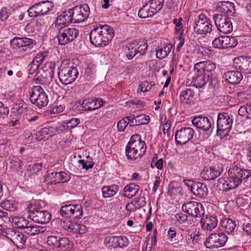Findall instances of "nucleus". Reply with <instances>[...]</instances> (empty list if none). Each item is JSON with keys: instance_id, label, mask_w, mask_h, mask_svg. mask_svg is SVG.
Returning a JSON list of instances; mask_svg holds the SVG:
<instances>
[{"instance_id": "f257e3e1", "label": "nucleus", "mask_w": 251, "mask_h": 251, "mask_svg": "<svg viewBox=\"0 0 251 251\" xmlns=\"http://www.w3.org/2000/svg\"><path fill=\"white\" fill-rule=\"evenodd\" d=\"M251 176V169L246 170L237 165L229 167L228 176L223 184V189L227 191L238 187L244 180Z\"/></svg>"}, {"instance_id": "f03ea898", "label": "nucleus", "mask_w": 251, "mask_h": 251, "mask_svg": "<svg viewBox=\"0 0 251 251\" xmlns=\"http://www.w3.org/2000/svg\"><path fill=\"white\" fill-rule=\"evenodd\" d=\"M113 29L107 25H94L89 33L90 42L95 47L107 45L114 37Z\"/></svg>"}, {"instance_id": "7ed1b4c3", "label": "nucleus", "mask_w": 251, "mask_h": 251, "mask_svg": "<svg viewBox=\"0 0 251 251\" xmlns=\"http://www.w3.org/2000/svg\"><path fill=\"white\" fill-rule=\"evenodd\" d=\"M146 149V143L141 140L140 135H133L126 147V155L129 160H136L145 153Z\"/></svg>"}, {"instance_id": "20e7f679", "label": "nucleus", "mask_w": 251, "mask_h": 251, "mask_svg": "<svg viewBox=\"0 0 251 251\" xmlns=\"http://www.w3.org/2000/svg\"><path fill=\"white\" fill-rule=\"evenodd\" d=\"M78 72L72 63L68 60H63L58 72L60 81L65 85L74 82L77 78Z\"/></svg>"}, {"instance_id": "39448f33", "label": "nucleus", "mask_w": 251, "mask_h": 251, "mask_svg": "<svg viewBox=\"0 0 251 251\" xmlns=\"http://www.w3.org/2000/svg\"><path fill=\"white\" fill-rule=\"evenodd\" d=\"M148 47V42L145 39L133 40L126 47V55L129 60L132 59L136 55H144L147 52Z\"/></svg>"}, {"instance_id": "423d86ee", "label": "nucleus", "mask_w": 251, "mask_h": 251, "mask_svg": "<svg viewBox=\"0 0 251 251\" xmlns=\"http://www.w3.org/2000/svg\"><path fill=\"white\" fill-rule=\"evenodd\" d=\"M233 116L228 113H219L217 120V134L221 137L228 135L232 128Z\"/></svg>"}, {"instance_id": "0eeeda50", "label": "nucleus", "mask_w": 251, "mask_h": 251, "mask_svg": "<svg viewBox=\"0 0 251 251\" xmlns=\"http://www.w3.org/2000/svg\"><path fill=\"white\" fill-rule=\"evenodd\" d=\"M193 27L196 33L201 35H205L212 30L210 20L203 13H201L195 19Z\"/></svg>"}, {"instance_id": "6e6552de", "label": "nucleus", "mask_w": 251, "mask_h": 251, "mask_svg": "<svg viewBox=\"0 0 251 251\" xmlns=\"http://www.w3.org/2000/svg\"><path fill=\"white\" fill-rule=\"evenodd\" d=\"M29 100L32 104L39 108L47 105L49 101L47 94L40 86H35L33 87Z\"/></svg>"}, {"instance_id": "1a4fd4ad", "label": "nucleus", "mask_w": 251, "mask_h": 251, "mask_svg": "<svg viewBox=\"0 0 251 251\" xmlns=\"http://www.w3.org/2000/svg\"><path fill=\"white\" fill-rule=\"evenodd\" d=\"M53 3L49 0L38 2L30 7L27 12L30 17L47 15L53 8Z\"/></svg>"}, {"instance_id": "9d476101", "label": "nucleus", "mask_w": 251, "mask_h": 251, "mask_svg": "<svg viewBox=\"0 0 251 251\" xmlns=\"http://www.w3.org/2000/svg\"><path fill=\"white\" fill-rule=\"evenodd\" d=\"M182 210L193 218H200L205 213L203 205L195 201H189L184 203L182 206Z\"/></svg>"}, {"instance_id": "9b49d317", "label": "nucleus", "mask_w": 251, "mask_h": 251, "mask_svg": "<svg viewBox=\"0 0 251 251\" xmlns=\"http://www.w3.org/2000/svg\"><path fill=\"white\" fill-rule=\"evenodd\" d=\"M227 241V237L223 232L212 233L206 238L204 245L208 249L223 247Z\"/></svg>"}, {"instance_id": "f8f14e48", "label": "nucleus", "mask_w": 251, "mask_h": 251, "mask_svg": "<svg viewBox=\"0 0 251 251\" xmlns=\"http://www.w3.org/2000/svg\"><path fill=\"white\" fill-rule=\"evenodd\" d=\"M213 19L220 32L224 34H228L232 31L233 25L229 18L222 14H214Z\"/></svg>"}, {"instance_id": "ddd939ff", "label": "nucleus", "mask_w": 251, "mask_h": 251, "mask_svg": "<svg viewBox=\"0 0 251 251\" xmlns=\"http://www.w3.org/2000/svg\"><path fill=\"white\" fill-rule=\"evenodd\" d=\"M62 217H73L75 219H80L83 215V210L80 204H65L62 205L59 211Z\"/></svg>"}, {"instance_id": "4468645a", "label": "nucleus", "mask_w": 251, "mask_h": 251, "mask_svg": "<svg viewBox=\"0 0 251 251\" xmlns=\"http://www.w3.org/2000/svg\"><path fill=\"white\" fill-rule=\"evenodd\" d=\"M55 65L52 62H47L44 64L40 69L37 79L41 83L50 84L52 80L54 75V68Z\"/></svg>"}, {"instance_id": "2eb2a0df", "label": "nucleus", "mask_w": 251, "mask_h": 251, "mask_svg": "<svg viewBox=\"0 0 251 251\" xmlns=\"http://www.w3.org/2000/svg\"><path fill=\"white\" fill-rule=\"evenodd\" d=\"M57 35L58 43L65 45L74 41L78 35L79 30L73 28L59 30Z\"/></svg>"}, {"instance_id": "dca6fc26", "label": "nucleus", "mask_w": 251, "mask_h": 251, "mask_svg": "<svg viewBox=\"0 0 251 251\" xmlns=\"http://www.w3.org/2000/svg\"><path fill=\"white\" fill-rule=\"evenodd\" d=\"M70 9L75 23L84 22L90 14V8L87 4L77 5Z\"/></svg>"}, {"instance_id": "f3484780", "label": "nucleus", "mask_w": 251, "mask_h": 251, "mask_svg": "<svg viewBox=\"0 0 251 251\" xmlns=\"http://www.w3.org/2000/svg\"><path fill=\"white\" fill-rule=\"evenodd\" d=\"M238 44V40L235 37L222 36L215 38L212 42V45L215 48L225 49L234 48Z\"/></svg>"}, {"instance_id": "a211bd4d", "label": "nucleus", "mask_w": 251, "mask_h": 251, "mask_svg": "<svg viewBox=\"0 0 251 251\" xmlns=\"http://www.w3.org/2000/svg\"><path fill=\"white\" fill-rule=\"evenodd\" d=\"M194 134L195 131L192 127H182L176 131V141L178 145H185L193 138Z\"/></svg>"}, {"instance_id": "6ab92c4d", "label": "nucleus", "mask_w": 251, "mask_h": 251, "mask_svg": "<svg viewBox=\"0 0 251 251\" xmlns=\"http://www.w3.org/2000/svg\"><path fill=\"white\" fill-rule=\"evenodd\" d=\"M70 178V176L65 172H54L49 174L45 178L44 181L47 185H51L67 182Z\"/></svg>"}, {"instance_id": "aec40b11", "label": "nucleus", "mask_w": 251, "mask_h": 251, "mask_svg": "<svg viewBox=\"0 0 251 251\" xmlns=\"http://www.w3.org/2000/svg\"><path fill=\"white\" fill-rule=\"evenodd\" d=\"M223 172L222 164L209 166L204 168L201 172V177L205 180H213L219 176Z\"/></svg>"}, {"instance_id": "412c9836", "label": "nucleus", "mask_w": 251, "mask_h": 251, "mask_svg": "<svg viewBox=\"0 0 251 251\" xmlns=\"http://www.w3.org/2000/svg\"><path fill=\"white\" fill-rule=\"evenodd\" d=\"M10 44L13 48H21L22 50L26 51L33 48L35 42L28 38L15 37L10 41Z\"/></svg>"}, {"instance_id": "4be33fe9", "label": "nucleus", "mask_w": 251, "mask_h": 251, "mask_svg": "<svg viewBox=\"0 0 251 251\" xmlns=\"http://www.w3.org/2000/svg\"><path fill=\"white\" fill-rule=\"evenodd\" d=\"M233 67L245 74H251V57L239 56L233 60Z\"/></svg>"}, {"instance_id": "5701e85b", "label": "nucleus", "mask_w": 251, "mask_h": 251, "mask_svg": "<svg viewBox=\"0 0 251 251\" xmlns=\"http://www.w3.org/2000/svg\"><path fill=\"white\" fill-rule=\"evenodd\" d=\"M70 23H75L70 9L66 11L58 16L53 25L57 30L61 29L64 26Z\"/></svg>"}, {"instance_id": "b1692460", "label": "nucleus", "mask_w": 251, "mask_h": 251, "mask_svg": "<svg viewBox=\"0 0 251 251\" xmlns=\"http://www.w3.org/2000/svg\"><path fill=\"white\" fill-rule=\"evenodd\" d=\"M105 101L101 98H91L82 101L81 107L84 111H92L101 107Z\"/></svg>"}, {"instance_id": "393cba45", "label": "nucleus", "mask_w": 251, "mask_h": 251, "mask_svg": "<svg viewBox=\"0 0 251 251\" xmlns=\"http://www.w3.org/2000/svg\"><path fill=\"white\" fill-rule=\"evenodd\" d=\"M59 132V129L57 126H46L36 132V139L39 141L47 140Z\"/></svg>"}, {"instance_id": "a878e982", "label": "nucleus", "mask_w": 251, "mask_h": 251, "mask_svg": "<svg viewBox=\"0 0 251 251\" xmlns=\"http://www.w3.org/2000/svg\"><path fill=\"white\" fill-rule=\"evenodd\" d=\"M215 63L210 61H201L196 63L194 66L195 71H201L205 74H209L210 78H212L213 72L216 69Z\"/></svg>"}, {"instance_id": "bb28decb", "label": "nucleus", "mask_w": 251, "mask_h": 251, "mask_svg": "<svg viewBox=\"0 0 251 251\" xmlns=\"http://www.w3.org/2000/svg\"><path fill=\"white\" fill-rule=\"evenodd\" d=\"M192 123L197 128L204 131H209L212 126L210 119L201 116L194 118L192 120Z\"/></svg>"}, {"instance_id": "cd10ccee", "label": "nucleus", "mask_w": 251, "mask_h": 251, "mask_svg": "<svg viewBox=\"0 0 251 251\" xmlns=\"http://www.w3.org/2000/svg\"><path fill=\"white\" fill-rule=\"evenodd\" d=\"M7 238L17 247H22L26 238L22 232L15 230H9L7 233Z\"/></svg>"}, {"instance_id": "c85d7f7f", "label": "nucleus", "mask_w": 251, "mask_h": 251, "mask_svg": "<svg viewBox=\"0 0 251 251\" xmlns=\"http://www.w3.org/2000/svg\"><path fill=\"white\" fill-rule=\"evenodd\" d=\"M217 10L227 16H233L235 12V7L233 2L228 1H221L217 3Z\"/></svg>"}, {"instance_id": "c756f323", "label": "nucleus", "mask_w": 251, "mask_h": 251, "mask_svg": "<svg viewBox=\"0 0 251 251\" xmlns=\"http://www.w3.org/2000/svg\"><path fill=\"white\" fill-rule=\"evenodd\" d=\"M196 73L192 78V83L196 88H202L208 80L211 79L209 74H205L201 71H196Z\"/></svg>"}, {"instance_id": "7c9ffc66", "label": "nucleus", "mask_w": 251, "mask_h": 251, "mask_svg": "<svg viewBox=\"0 0 251 251\" xmlns=\"http://www.w3.org/2000/svg\"><path fill=\"white\" fill-rule=\"evenodd\" d=\"M30 219L33 220L34 222L45 224L49 223L51 218V214L46 210H41L34 213L29 217Z\"/></svg>"}, {"instance_id": "2f4dec72", "label": "nucleus", "mask_w": 251, "mask_h": 251, "mask_svg": "<svg viewBox=\"0 0 251 251\" xmlns=\"http://www.w3.org/2000/svg\"><path fill=\"white\" fill-rule=\"evenodd\" d=\"M218 222V220L217 217L212 215H207L205 218H202L201 220L202 229L209 231L217 227Z\"/></svg>"}, {"instance_id": "473e14b6", "label": "nucleus", "mask_w": 251, "mask_h": 251, "mask_svg": "<svg viewBox=\"0 0 251 251\" xmlns=\"http://www.w3.org/2000/svg\"><path fill=\"white\" fill-rule=\"evenodd\" d=\"M223 77L226 81L232 84H239L243 79L242 74L237 71H229L225 72Z\"/></svg>"}, {"instance_id": "72a5a7b5", "label": "nucleus", "mask_w": 251, "mask_h": 251, "mask_svg": "<svg viewBox=\"0 0 251 251\" xmlns=\"http://www.w3.org/2000/svg\"><path fill=\"white\" fill-rule=\"evenodd\" d=\"M195 93L193 90L186 88L181 91L179 95V100L181 103L190 104L196 99Z\"/></svg>"}, {"instance_id": "f704fd0d", "label": "nucleus", "mask_w": 251, "mask_h": 251, "mask_svg": "<svg viewBox=\"0 0 251 251\" xmlns=\"http://www.w3.org/2000/svg\"><path fill=\"white\" fill-rule=\"evenodd\" d=\"M235 222L230 218H225L221 221L220 228L221 230L227 234L233 233L236 228Z\"/></svg>"}, {"instance_id": "c9c22d12", "label": "nucleus", "mask_w": 251, "mask_h": 251, "mask_svg": "<svg viewBox=\"0 0 251 251\" xmlns=\"http://www.w3.org/2000/svg\"><path fill=\"white\" fill-rule=\"evenodd\" d=\"M192 193L200 198L205 197L208 193V189L206 185L201 182H196L194 186Z\"/></svg>"}, {"instance_id": "e433bc0d", "label": "nucleus", "mask_w": 251, "mask_h": 251, "mask_svg": "<svg viewBox=\"0 0 251 251\" xmlns=\"http://www.w3.org/2000/svg\"><path fill=\"white\" fill-rule=\"evenodd\" d=\"M119 186L115 184L104 186L101 189L102 196L104 198H109L113 197L118 192Z\"/></svg>"}, {"instance_id": "4c0bfd02", "label": "nucleus", "mask_w": 251, "mask_h": 251, "mask_svg": "<svg viewBox=\"0 0 251 251\" xmlns=\"http://www.w3.org/2000/svg\"><path fill=\"white\" fill-rule=\"evenodd\" d=\"M139 190L138 185L134 183H130L126 185L124 188V194L125 197L131 198L136 195Z\"/></svg>"}, {"instance_id": "58836bf2", "label": "nucleus", "mask_w": 251, "mask_h": 251, "mask_svg": "<svg viewBox=\"0 0 251 251\" xmlns=\"http://www.w3.org/2000/svg\"><path fill=\"white\" fill-rule=\"evenodd\" d=\"M203 237V234H201L199 231L195 230V231L191 233L190 237L186 239L187 245L191 247L196 246L199 244L201 239Z\"/></svg>"}, {"instance_id": "ea45409f", "label": "nucleus", "mask_w": 251, "mask_h": 251, "mask_svg": "<svg viewBox=\"0 0 251 251\" xmlns=\"http://www.w3.org/2000/svg\"><path fill=\"white\" fill-rule=\"evenodd\" d=\"M172 48V45L171 44H166L163 47L158 48L156 51V58L159 59L165 58L171 52Z\"/></svg>"}, {"instance_id": "a19ab883", "label": "nucleus", "mask_w": 251, "mask_h": 251, "mask_svg": "<svg viewBox=\"0 0 251 251\" xmlns=\"http://www.w3.org/2000/svg\"><path fill=\"white\" fill-rule=\"evenodd\" d=\"M172 242L174 247L176 248H181L187 245L186 239H184L183 230L177 233L176 236L174 239V241Z\"/></svg>"}, {"instance_id": "79ce46f5", "label": "nucleus", "mask_w": 251, "mask_h": 251, "mask_svg": "<svg viewBox=\"0 0 251 251\" xmlns=\"http://www.w3.org/2000/svg\"><path fill=\"white\" fill-rule=\"evenodd\" d=\"M41 168L42 165L41 163H35L33 165H29L26 170L25 176L31 178L34 177L38 174Z\"/></svg>"}, {"instance_id": "37998d69", "label": "nucleus", "mask_w": 251, "mask_h": 251, "mask_svg": "<svg viewBox=\"0 0 251 251\" xmlns=\"http://www.w3.org/2000/svg\"><path fill=\"white\" fill-rule=\"evenodd\" d=\"M11 222L19 228L25 229L30 222L22 217L13 216L11 218Z\"/></svg>"}, {"instance_id": "c03bdc74", "label": "nucleus", "mask_w": 251, "mask_h": 251, "mask_svg": "<svg viewBox=\"0 0 251 251\" xmlns=\"http://www.w3.org/2000/svg\"><path fill=\"white\" fill-rule=\"evenodd\" d=\"M155 15L157 12L162 8L164 0H151L147 3Z\"/></svg>"}, {"instance_id": "a18cd8bd", "label": "nucleus", "mask_w": 251, "mask_h": 251, "mask_svg": "<svg viewBox=\"0 0 251 251\" xmlns=\"http://www.w3.org/2000/svg\"><path fill=\"white\" fill-rule=\"evenodd\" d=\"M25 230V232L30 235H35L40 232H43V227L42 226H34L31 222Z\"/></svg>"}, {"instance_id": "49530a36", "label": "nucleus", "mask_w": 251, "mask_h": 251, "mask_svg": "<svg viewBox=\"0 0 251 251\" xmlns=\"http://www.w3.org/2000/svg\"><path fill=\"white\" fill-rule=\"evenodd\" d=\"M138 15L139 17L145 19L148 17H151L154 15V14L151 10L149 5H148L147 3H146L139 10Z\"/></svg>"}, {"instance_id": "de8ad7c7", "label": "nucleus", "mask_w": 251, "mask_h": 251, "mask_svg": "<svg viewBox=\"0 0 251 251\" xmlns=\"http://www.w3.org/2000/svg\"><path fill=\"white\" fill-rule=\"evenodd\" d=\"M73 247L72 242L67 237H59L57 248L63 250H70Z\"/></svg>"}, {"instance_id": "09e8293b", "label": "nucleus", "mask_w": 251, "mask_h": 251, "mask_svg": "<svg viewBox=\"0 0 251 251\" xmlns=\"http://www.w3.org/2000/svg\"><path fill=\"white\" fill-rule=\"evenodd\" d=\"M0 206L3 209L10 211L17 209V203L12 200H4L0 203Z\"/></svg>"}, {"instance_id": "8fccbe9b", "label": "nucleus", "mask_w": 251, "mask_h": 251, "mask_svg": "<svg viewBox=\"0 0 251 251\" xmlns=\"http://www.w3.org/2000/svg\"><path fill=\"white\" fill-rule=\"evenodd\" d=\"M238 114L247 119H251V104L241 106L238 110Z\"/></svg>"}, {"instance_id": "3c124183", "label": "nucleus", "mask_w": 251, "mask_h": 251, "mask_svg": "<svg viewBox=\"0 0 251 251\" xmlns=\"http://www.w3.org/2000/svg\"><path fill=\"white\" fill-rule=\"evenodd\" d=\"M154 85L153 82L144 81L140 84L137 89V92H147L150 91Z\"/></svg>"}, {"instance_id": "603ef678", "label": "nucleus", "mask_w": 251, "mask_h": 251, "mask_svg": "<svg viewBox=\"0 0 251 251\" xmlns=\"http://www.w3.org/2000/svg\"><path fill=\"white\" fill-rule=\"evenodd\" d=\"M72 226L73 227L72 228V232L74 233L81 234L85 233L87 231L86 226L84 225L81 223L75 222L74 223V225Z\"/></svg>"}, {"instance_id": "864d4df0", "label": "nucleus", "mask_w": 251, "mask_h": 251, "mask_svg": "<svg viewBox=\"0 0 251 251\" xmlns=\"http://www.w3.org/2000/svg\"><path fill=\"white\" fill-rule=\"evenodd\" d=\"M80 123V120L78 118H72L70 120H66L63 123V127L73 128L76 127Z\"/></svg>"}, {"instance_id": "5fc2aeb1", "label": "nucleus", "mask_w": 251, "mask_h": 251, "mask_svg": "<svg viewBox=\"0 0 251 251\" xmlns=\"http://www.w3.org/2000/svg\"><path fill=\"white\" fill-rule=\"evenodd\" d=\"M116 248H124L128 244V240L127 237L124 236H116Z\"/></svg>"}, {"instance_id": "6e6d98bb", "label": "nucleus", "mask_w": 251, "mask_h": 251, "mask_svg": "<svg viewBox=\"0 0 251 251\" xmlns=\"http://www.w3.org/2000/svg\"><path fill=\"white\" fill-rule=\"evenodd\" d=\"M12 9L10 8L2 7L0 11V20L5 21L11 14Z\"/></svg>"}, {"instance_id": "4d7b16f0", "label": "nucleus", "mask_w": 251, "mask_h": 251, "mask_svg": "<svg viewBox=\"0 0 251 251\" xmlns=\"http://www.w3.org/2000/svg\"><path fill=\"white\" fill-rule=\"evenodd\" d=\"M48 52L47 51H44L43 52H40L38 53L33 59L36 63H38L39 65L44 61V60L47 57Z\"/></svg>"}, {"instance_id": "13d9d810", "label": "nucleus", "mask_w": 251, "mask_h": 251, "mask_svg": "<svg viewBox=\"0 0 251 251\" xmlns=\"http://www.w3.org/2000/svg\"><path fill=\"white\" fill-rule=\"evenodd\" d=\"M27 209L28 211V218H29L31 216V215L35 212L40 211L41 210V207L37 202H35L33 204L30 203L28 204L27 206Z\"/></svg>"}, {"instance_id": "bf43d9fd", "label": "nucleus", "mask_w": 251, "mask_h": 251, "mask_svg": "<svg viewBox=\"0 0 251 251\" xmlns=\"http://www.w3.org/2000/svg\"><path fill=\"white\" fill-rule=\"evenodd\" d=\"M39 67L40 65L38 63H36L32 61L28 66L29 74L31 75L34 74L35 76L37 78L38 75L39 74V73H38L40 70V69H39Z\"/></svg>"}, {"instance_id": "052dcab7", "label": "nucleus", "mask_w": 251, "mask_h": 251, "mask_svg": "<svg viewBox=\"0 0 251 251\" xmlns=\"http://www.w3.org/2000/svg\"><path fill=\"white\" fill-rule=\"evenodd\" d=\"M150 122V117L146 115H140L136 116L135 123L137 125H146Z\"/></svg>"}, {"instance_id": "680f3d73", "label": "nucleus", "mask_w": 251, "mask_h": 251, "mask_svg": "<svg viewBox=\"0 0 251 251\" xmlns=\"http://www.w3.org/2000/svg\"><path fill=\"white\" fill-rule=\"evenodd\" d=\"M116 236H107L104 238V243L108 247L116 248Z\"/></svg>"}, {"instance_id": "e2e57ef3", "label": "nucleus", "mask_w": 251, "mask_h": 251, "mask_svg": "<svg viewBox=\"0 0 251 251\" xmlns=\"http://www.w3.org/2000/svg\"><path fill=\"white\" fill-rule=\"evenodd\" d=\"M127 118L125 117L122 120L119 121L117 124V128L119 131L123 132L124 131L126 127L129 124V122L127 121Z\"/></svg>"}, {"instance_id": "0e129e2a", "label": "nucleus", "mask_w": 251, "mask_h": 251, "mask_svg": "<svg viewBox=\"0 0 251 251\" xmlns=\"http://www.w3.org/2000/svg\"><path fill=\"white\" fill-rule=\"evenodd\" d=\"M10 163V167L15 171L19 170L23 165V161L19 159H11Z\"/></svg>"}, {"instance_id": "69168bd1", "label": "nucleus", "mask_w": 251, "mask_h": 251, "mask_svg": "<svg viewBox=\"0 0 251 251\" xmlns=\"http://www.w3.org/2000/svg\"><path fill=\"white\" fill-rule=\"evenodd\" d=\"M75 222H72L70 220H66L65 221H60V226L65 230L72 231V226L74 225Z\"/></svg>"}, {"instance_id": "338daca9", "label": "nucleus", "mask_w": 251, "mask_h": 251, "mask_svg": "<svg viewBox=\"0 0 251 251\" xmlns=\"http://www.w3.org/2000/svg\"><path fill=\"white\" fill-rule=\"evenodd\" d=\"M59 237L56 236L51 235L48 237L47 243L48 245L57 248Z\"/></svg>"}, {"instance_id": "774afa93", "label": "nucleus", "mask_w": 251, "mask_h": 251, "mask_svg": "<svg viewBox=\"0 0 251 251\" xmlns=\"http://www.w3.org/2000/svg\"><path fill=\"white\" fill-rule=\"evenodd\" d=\"M175 217L176 221L181 224L185 223L187 221L188 216L181 212L176 214Z\"/></svg>"}]
</instances>
